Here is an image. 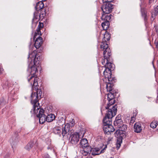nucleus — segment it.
<instances>
[{"instance_id":"45","label":"nucleus","mask_w":158,"mask_h":158,"mask_svg":"<svg viewBox=\"0 0 158 158\" xmlns=\"http://www.w3.org/2000/svg\"><path fill=\"white\" fill-rule=\"evenodd\" d=\"M116 118H117V119H121V116L119 115H118Z\"/></svg>"},{"instance_id":"36","label":"nucleus","mask_w":158,"mask_h":158,"mask_svg":"<svg viewBox=\"0 0 158 158\" xmlns=\"http://www.w3.org/2000/svg\"><path fill=\"white\" fill-rule=\"evenodd\" d=\"M10 142L12 145V147L13 148L14 146L15 145H16L17 144L18 141L17 140H16L15 142L12 141H10Z\"/></svg>"},{"instance_id":"37","label":"nucleus","mask_w":158,"mask_h":158,"mask_svg":"<svg viewBox=\"0 0 158 158\" xmlns=\"http://www.w3.org/2000/svg\"><path fill=\"white\" fill-rule=\"evenodd\" d=\"M113 0H102L104 4L105 3H110V2H112Z\"/></svg>"},{"instance_id":"34","label":"nucleus","mask_w":158,"mask_h":158,"mask_svg":"<svg viewBox=\"0 0 158 158\" xmlns=\"http://www.w3.org/2000/svg\"><path fill=\"white\" fill-rule=\"evenodd\" d=\"M158 125V122H152L150 124V127L153 128H155Z\"/></svg>"},{"instance_id":"9","label":"nucleus","mask_w":158,"mask_h":158,"mask_svg":"<svg viewBox=\"0 0 158 158\" xmlns=\"http://www.w3.org/2000/svg\"><path fill=\"white\" fill-rule=\"evenodd\" d=\"M108 110V112L106 115L105 117L111 119L116 114L117 112V108L115 106H113L111 109H109Z\"/></svg>"},{"instance_id":"28","label":"nucleus","mask_w":158,"mask_h":158,"mask_svg":"<svg viewBox=\"0 0 158 158\" xmlns=\"http://www.w3.org/2000/svg\"><path fill=\"white\" fill-rule=\"evenodd\" d=\"M33 83H32V88L33 89H34L35 90H37L36 93L37 94V96H38V98L40 97V98L41 97V94H42V91L40 89H38V88L35 89V86H33Z\"/></svg>"},{"instance_id":"25","label":"nucleus","mask_w":158,"mask_h":158,"mask_svg":"<svg viewBox=\"0 0 158 158\" xmlns=\"http://www.w3.org/2000/svg\"><path fill=\"white\" fill-rule=\"evenodd\" d=\"M69 130V128L68 127L66 126L65 124L64 127H63L62 129V134L63 136H64L67 134Z\"/></svg>"},{"instance_id":"13","label":"nucleus","mask_w":158,"mask_h":158,"mask_svg":"<svg viewBox=\"0 0 158 158\" xmlns=\"http://www.w3.org/2000/svg\"><path fill=\"white\" fill-rule=\"evenodd\" d=\"M35 39L34 46L36 49H38L40 47L42 43V38L39 36Z\"/></svg>"},{"instance_id":"23","label":"nucleus","mask_w":158,"mask_h":158,"mask_svg":"<svg viewBox=\"0 0 158 158\" xmlns=\"http://www.w3.org/2000/svg\"><path fill=\"white\" fill-rule=\"evenodd\" d=\"M123 123V121L122 119H117V118H116L115 121L114 122V124L115 126H117L118 127Z\"/></svg>"},{"instance_id":"16","label":"nucleus","mask_w":158,"mask_h":158,"mask_svg":"<svg viewBox=\"0 0 158 158\" xmlns=\"http://www.w3.org/2000/svg\"><path fill=\"white\" fill-rule=\"evenodd\" d=\"M108 14L104 13L102 14L101 19L102 20L105 21H108L110 20L113 16L111 15H107Z\"/></svg>"},{"instance_id":"19","label":"nucleus","mask_w":158,"mask_h":158,"mask_svg":"<svg viewBox=\"0 0 158 158\" xmlns=\"http://www.w3.org/2000/svg\"><path fill=\"white\" fill-rule=\"evenodd\" d=\"M44 6V5L43 2L40 1L37 3L35 8L37 10H39L43 9Z\"/></svg>"},{"instance_id":"20","label":"nucleus","mask_w":158,"mask_h":158,"mask_svg":"<svg viewBox=\"0 0 158 158\" xmlns=\"http://www.w3.org/2000/svg\"><path fill=\"white\" fill-rule=\"evenodd\" d=\"M111 119L110 118H107V117H105L103 119V126H104V125H108L109 124H111Z\"/></svg>"},{"instance_id":"35","label":"nucleus","mask_w":158,"mask_h":158,"mask_svg":"<svg viewBox=\"0 0 158 158\" xmlns=\"http://www.w3.org/2000/svg\"><path fill=\"white\" fill-rule=\"evenodd\" d=\"M121 143V141L120 140V139H119V140L118 139L117 140L116 144V148H117V149H119L120 147Z\"/></svg>"},{"instance_id":"11","label":"nucleus","mask_w":158,"mask_h":158,"mask_svg":"<svg viewBox=\"0 0 158 158\" xmlns=\"http://www.w3.org/2000/svg\"><path fill=\"white\" fill-rule=\"evenodd\" d=\"M104 76L105 78H107L108 81L111 83H113V80H114V78L112 77L111 71H109V69H105L103 72Z\"/></svg>"},{"instance_id":"50","label":"nucleus","mask_w":158,"mask_h":158,"mask_svg":"<svg viewBox=\"0 0 158 158\" xmlns=\"http://www.w3.org/2000/svg\"><path fill=\"white\" fill-rule=\"evenodd\" d=\"M110 158H113L111 157Z\"/></svg>"},{"instance_id":"2","label":"nucleus","mask_w":158,"mask_h":158,"mask_svg":"<svg viewBox=\"0 0 158 158\" xmlns=\"http://www.w3.org/2000/svg\"><path fill=\"white\" fill-rule=\"evenodd\" d=\"M38 96H37V94L35 92H32L31 95V102L33 105V111L36 113L38 111V109L40 108V106L38 102Z\"/></svg>"},{"instance_id":"21","label":"nucleus","mask_w":158,"mask_h":158,"mask_svg":"<svg viewBox=\"0 0 158 158\" xmlns=\"http://www.w3.org/2000/svg\"><path fill=\"white\" fill-rule=\"evenodd\" d=\"M110 37V35L106 31L104 35V37L103 38V41L106 42L109 40Z\"/></svg>"},{"instance_id":"33","label":"nucleus","mask_w":158,"mask_h":158,"mask_svg":"<svg viewBox=\"0 0 158 158\" xmlns=\"http://www.w3.org/2000/svg\"><path fill=\"white\" fill-rule=\"evenodd\" d=\"M66 126L68 127L69 128L70 127H72L75 125V120L74 119H72L71 122L66 124Z\"/></svg>"},{"instance_id":"32","label":"nucleus","mask_w":158,"mask_h":158,"mask_svg":"<svg viewBox=\"0 0 158 158\" xmlns=\"http://www.w3.org/2000/svg\"><path fill=\"white\" fill-rule=\"evenodd\" d=\"M33 143L32 142H30L26 146L25 148L27 150H29L31 149L33 146Z\"/></svg>"},{"instance_id":"10","label":"nucleus","mask_w":158,"mask_h":158,"mask_svg":"<svg viewBox=\"0 0 158 158\" xmlns=\"http://www.w3.org/2000/svg\"><path fill=\"white\" fill-rule=\"evenodd\" d=\"M110 92V93L107 94V98L109 103L108 104L107 106L106 107V109H108L110 106L113 105L114 103L115 100L114 99V94L111 91Z\"/></svg>"},{"instance_id":"48","label":"nucleus","mask_w":158,"mask_h":158,"mask_svg":"<svg viewBox=\"0 0 158 158\" xmlns=\"http://www.w3.org/2000/svg\"><path fill=\"white\" fill-rule=\"evenodd\" d=\"M2 87H3V88H6V87H5V86H4V85H2Z\"/></svg>"},{"instance_id":"41","label":"nucleus","mask_w":158,"mask_h":158,"mask_svg":"<svg viewBox=\"0 0 158 158\" xmlns=\"http://www.w3.org/2000/svg\"><path fill=\"white\" fill-rule=\"evenodd\" d=\"M142 16L144 18V20H145L146 19L147 15H146L145 13H144V14H143L142 13Z\"/></svg>"},{"instance_id":"27","label":"nucleus","mask_w":158,"mask_h":158,"mask_svg":"<svg viewBox=\"0 0 158 158\" xmlns=\"http://www.w3.org/2000/svg\"><path fill=\"white\" fill-rule=\"evenodd\" d=\"M158 13V6H156L154 9V10L152 12V17L154 19V18Z\"/></svg>"},{"instance_id":"14","label":"nucleus","mask_w":158,"mask_h":158,"mask_svg":"<svg viewBox=\"0 0 158 158\" xmlns=\"http://www.w3.org/2000/svg\"><path fill=\"white\" fill-rule=\"evenodd\" d=\"M110 58V56H108L107 58H105L106 59V63L105 64V67L106 68L105 69H109V71H111L112 69H113V66L114 65V64L110 62H108Z\"/></svg>"},{"instance_id":"12","label":"nucleus","mask_w":158,"mask_h":158,"mask_svg":"<svg viewBox=\"0 0 158 158\" xmlns=\"http://www.w3.org/2000/svg\"><path fill=\"white\" fill-rule=\"evenodd\" d=\"M103 129L105 133L108 134L114 131L115 130L114 128L111 124L104 125V126H103Z\"/></svg>"},{"instance_id":"39","label":"nucleus","mask_w":158,"mask_h":158,"mask_svg":"<svg viewBox=\"0 0 158 158\" xmlns=\"http://www.w3.org/2000/svg\"><path fill=\"white\" fill-rule=\"evenodd\" d=\"M43 26V25L42 23H39V25H38V28H42Z\"/></svg>"},{"instance_id":"22","label":"nucleus","mask_w":158,"mask_h":158,"mask_svg":"<svg viewBox=\"0 0 158 158\" xmlns=\"http://www.w3.org/2000/svg\"><path fill=\"white\" fill-rule=\"evenodd\" d=\"M47 121L51 122L55 119V116L54 114H50L46 116Z\"/></svg>"},{"instance_id":"31","label":"nucleus","mask_w":158,"mask_h":158,"mask_svg":"<svg viewBox=\"0 0 158 158\" xmlns=\"http://www.w3.org/2000/svg\"><path fill=\"white\" fill-rule=\"evenodd\" d=\"M53 131L55 134H59L61 132L60 128L59 127H56L53 128Z\"/></svg>"},{"instance_id":"30","label":"nucleus","mask_w":158,"mask_h":158,"mask_svg":"<svg viewBox=\"0 0 158 158\" xmlns=\"http://www.w3.org/2000/svg\"><path fill=\"white\" fill-rule=\"evenodd\" d=\"M118 128L119 130L122 131H125L127 129V125L123 124V123Z\"/></svg>"},{"instance_id":"24","label":"nucleus","mask_w":158,"mask_h":158,"mask_svg":"<svg viewBox=\"0 0 158 158\" xmlns=\"http://www.w3.org/2000/svg\"><path fill=\"white\" fill-rule=\"evenodd\" d=\"M109 23L108 21H104L102 23V26L104 30L106 31L109 27Z\"/></svg>"},{"instance_id":"15","label":"nucleus","mask_w":158,"mask_h":158,"mask_svg":"<svg viewBox=\"0 0 158 158\" xmlns=\"http://www.w3.org/2000/svg\"><path fill=\"white\" fill-rule=\"evenodd\" d=\"M81 146L82 148H84L88 147H90L89 146L88 141L86 139H83L81 140L80 142Z\"/></svg>"},{"instance_id":"40","label":"nucleus","mask_w":158,"mask_h":158,"mask_svg":"<svg viewBox=\"0 0 158 158\" xmlns=\"http://www.w3.org/2000/svg\"><path fill=\"white\" fill-rule=\"evenodd\" d=\"M104 59L102 61V64L103 65H105V64H106V59L104 57Z\"/></svg>"},{"instance_id":"7","label":"nucleus","mask_w":158,"mask_h":158,"mask_svg":"<svg viewBox=\"0 0 158 158\" xmlns=\"http://www.w3.org/2000/svg\"><path fill=\"white\" fill-rule=\"evenodd\" d=\"M81 135L77 132H74L70 136V142L73 144H77L81 138Z\"/></svg>"},{"instance_id":"5","label":"nucleus","mask_w":158,"mask_h":158,"mask_svg":"<svg viewBox=\"0 0 158 158\" xmlns=\"http://www.w3.org/2000/svg\"><path fill=\"white\" fill-rule=\"evenodd\" d=\"M101 48L102 50H105L103 52L104 57L107 58L108 56H110L111 55L110 50V48H108V46L107 44L102 43L101 45Z\"/></svg>"},{"instance_id":"1","label":"nucleus","mask_w":158,"mask_h":158,"mask_svg":"<svg viewBox=\"0 0 158 158\" xmlns=\"http://www.w3.org/2000/svg\"><path fill=\"white\" fill-rule=\"evenodd\" d=\"M39 64H37L31 66L30 64L29 65L28 71L30 73V75L27 77L28 81L29 82L31 85H32V83H33V85L35 86V89L38 88V81L39 79L37 77H35V74L38 72L37 67L39 68Z\"/></svg>"},{"instance_id":"18","label":"nucleus","mask_w":158,"mask_h":158,"mask_svg":"<svg viewBox=\"0 0 158 158\" xmlns=\"http://www.w3.org/2000/svg\"><path fill=\"white\" fill-rule=\"evenodd\" d=\"M134 131L137 133H139L142 130L141 126L139 123H136L134 125Z\"/></svg>"},{"instance_id":"42","label":"nucleus","mask_w":158,"mask_h":158,"mask_svg":"<svg viewBox=\"0 0 158 158\" xmlns=\"http://www.w3.org/2000/svg\"><path fill=\"white\" fill-rule=\"evenodd\" d=\"M10 156V154L7 153L6 154V155L5 156V158H9Z\"/></svg>"},{"instance_id":"43","label":"nucleus","mask_w":158,"mask_h":158,"mask_svg":"<svg viewBox=\"0 0 158 158\" xmlns=\"http://www.w3.org/2000/svg\"><path fill=\"white\" fill-rule=\"evenodd\" d=\"M3 70V69L1 67H0V75L2 73Z\"/></svg>"},{"instance_id":"8","label":"nucleus","mask_w":158,"mask_h":158,"mask_svg":"<svg viewBox=\"0 0 158 158\" xmlns=\"http://www.w3.org/2000/svg\"><path fill=\"white\" fill-rule=\"evenodd\" d=\"M113 8V5L110 3L103 4L101 7L103 13L105 14H109L111 12Z\"/></svg>"},{"instance_id":"3","label":"nucleus","mask_w":158,"mask_h":158,"mask_svg":"<svg viewBox=\"0 0 158 158\" xmlns=\"http://www.w3.org/2000/svg\"><path fill=\"white\" fill-rule=\"evenodd\" d=\"M37 110L36 113L34 111V113L37 114L36 116L39 118L40 123L43 124L45 121H47L46 116L43 114L44 110L43 109L40 108Z\"/></svg>"},{"instance_id":"26","label":"nucleus","mask_w":158,"mask_h":158,"mask_svg":"<svg viewBox=\"0 0 158 158\" xmlns=\"http://www.w3.org/2000/svg\"><path fill=\"white\" fill-rule=\"evenodd\" d=\"M114 80H113V83H111L109 81V84H106V88L107 90L108 91H109L110 92L112 91V84H113L114 81Z\"/></svg>"},{"instance_id":"6","label":"nucleus","mask_w":158,"mask_h":158,"mask_svg":"<svg viewBox=\"0 0 158 158\" xmlns=\"http://www.w3.org/2000/svg\"><path fill=\"white\" fill-rule=\"evenodd\" d=\"M28 58L31 60V61L34 60V64L36 65L39 64L40 57L37 54H36V52L34 51L31 53H29Z\"/></svg>"},{"instance_id":"17","label":"nucleus","mask_w":158,"mask_h":158,"mask_svg":"<svg viewBox=\"0 0 158 158\" xmlns=\"http://www.w3.org/2000/svg\"><path fill=\"white\" fill-rule=\"evenodd\" d=\"M82 151V154L84 156H86L88 153H91L92 152V148L91 147H88L84 148Z\"/></svg>"},{"instance_id":"4","label":"nucleus","mask_w":158,"mask_h":158,"mask_svg":"<svg viewBox=\"0 0 158 158\" xmlns=\"http://www.w3.org/2000/svg\"><path fill=\"white\" fill-rule=\"evenodd\" d=\"M107 148L106 145L104 146L103 144H101L100 146L94 148H92L91 153L93 155H98L101 153H103L105 150Z\"/></svg>"},{"instance_id":"47","label":"nucleus","mask_w":158,"mask_h":158,"mask_svg":"<svg viewBox=\"0 0 158 158\" xmlns=\"http://www.w3.org/2000/svg\"><path fill=\"white\" fill-rule=\"evenodd\" d=\"M119 131H117L116 132H115V133H119Z\"/></svg>"},{"instance_id":"46","label":"nucleus","mask_w":158,"mask_h":158,"mask_svg":"<svg viewBox=\"0 0 158 158\" xmlns=\"http://www.w3.org/2000/svg\"><path fill=\"white\" fill-rule=\"evenodd\" d=\"M153 2H154V0H149V2L150 4L152 3Z\"/></svg>"},{"instance_id":"38","label":"nucleus","mask_w":158,"mask_h":158,"mask_svg":"<svg viewBox=\"0 0 158 158\" xmlns=\"http://www.w3.org/2000/svg\"><path fill=\"white\" fill-rule=\"evenodd\" d=\"M44 158H51L48 154H46L44 156Z\"/></svg>"},{"instance_id":"29","label":"nucleus","mask_w":158,"mask_h":158,"mask_svg":"<svg viewBox=\"0 0 158 158\" xmlns=\"http://www.w3.org/2000/svg\"><path fill=\"white\" fill-rule=\"evenodd\" d=\"M41 33L40 31V29L37 28L36 29V32H35L34 36V39L35 40V38H36L37 37H40V36L41 35Z\"/></svg>"},{"instance_id":"44","label":"nucleus","mask_w":158,"mask_h":158,"mask_svg":"<svg viewBox=\"0 0 158 158\" xmlns=\"http://www.w3.org/2000/svg\"><path fill=\"white\" fill-rule=\"evenodd\" d=\"M155 30L156 32L158 31V27L157 26L155 27Z\"/></svg>"},{"instance_id":"49","label":"nucleus","mask_w":158,"mask_h":158,"mask_svg":"<svg viewBox=\"0 0 158 158\" xmlns=\"http://www.w3.org/2000/svg\"><path fill=\"white\" fill-rule=\"evenodd\" d=\"M7 83H8V82H6V83H5V84L6 85V84H7Z\"/></svg>"}]
</instances>
